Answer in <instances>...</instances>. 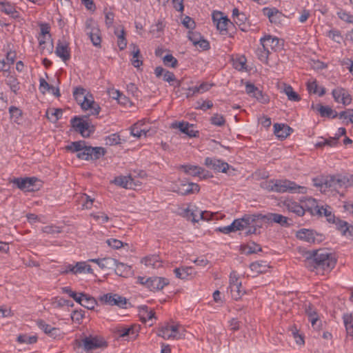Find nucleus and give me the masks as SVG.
<instances>
[{
	"instance_id": "43",
	"label": "nucleus",
	"mask_w": 353,
	"mask_h": 353,
	"mask_svg": "<svg viewBox=\"0 0 353 353\" xmlns=\"http://www.w3.org/2000/svg\"><path fill=\"white\" fill-rule=\"evenodd\" d=\"M284 92L288 96V98L290 101H299L301 100L300 96L293 90L292 87L290 85L285 87Z\"/></svg>"
},
{
	"instance_id": "39",
	"label": "nucleus",
	"mask_w": 353,
	"mask_h": 353,
	"mask_svg": "<svg viewBox=\"0 0 353 353\" xmlns=\"http://www.w3.org/2000/svg\"><path fill=\"white\" fill-rule=\"evenodd\" d=\"M343 320L347 333L353 336V316L351 314L345 313L343 315Z\"/></svg>"
},
{
	"instance_id": "35",
	"label": "nucleus",
	"mask_w": 353,
	"mask_h": 353,
	"mask_svg": "<svg viewBox=\"0 0 353 353\" xmlns=\"http://www.w3.org/2000/svg\"><path fill=\"white\" fill-rule=\"evenodd\" d=\"M316 108L322 117L334 119L338 117V113L329 106H324L321 104H318Z\"/></svg>"
},
{
	"instance_id": "49",
	"label": "nucleus",
	"mask_w": 353,
	"mask_h": 353,
	"mask_svg": "<svg viewBox=\"0 0 353 353\" xmlns=\"http://www.w3.org/2000/svg\"><path fill=\"white\" fill-rule=\"evenodd\" d=\"M139 123L134 124L130 128V133L133 137L140 138L142 135L146 136L147 131L145 129H139Z\"/></svg>"
},
{
	"instance_id": "59",
	"label": "nucleus",
	"mask_w": 353,
	"mask_h": 353,
	"mask_svg": "<svg viewBox=\"0 0 353 353\" xmlns=\"http://www.w3.org/2000/svg\"><path fill=\"white\" fill-rule=\"evenodd\" d=\"M338 16L341 20L347 23H353V15L350 13L342 10L338 12Z\"/></svg>"
},
{
	"instance_id": "62",
	"label": "nucleus",
	"mask_w": 353,
	"mask_h": 353,
	"mask_svg": "<svg viewBox=\"0 0 353 353\" xmlns=\"http://www.w3.org/2000/svg\"><path fill=\"white\" fill-rule=\"evenodd\" d=\"M107 244L114 249H119L123 247V242L116 239H110L106 241Z\"/></svg>"
},
{
	"instance_id": "47",
	"label": "nucleus",
	"mask_w": 353,
	"mask_h": 353,
	"mask_svg": "<svg viewBox=\"0 0 353 353\" xmlns=\"http://www.w3.org/2000/svg\"><path fill=\"white\" fill-rule=\"evenodd\" d=\"M270 53V52L263 46L256 51L258 59L264 63H268Z\"/></svg>"
},
{
	"instance_id": "52",
	"label": "nucleus",
	"mask_w": 353,
	"mask_h": 353,
	"mask_svg": "<svg viewBox=\"0 0 353 353\" xmlns=\"http://www.w3.org/2000/svg\"><path fill=\"white\" fill-rule=\"evenodd\" d=\"M252 97L256 98L259 102L266 103L268 102V97L263 93V92L258 88L252 94Z\"/></svg>"
},
{
	"instance_id": "1",
	"label": "nucleus",
	"mask_w": 353,
	"mask_h": 353,
	"mask_svg": "<svg viewBox=\"0 0 353 353\" xmlns=\"http://www.w3.org/2000/svg\"><path fill=\"white\" fill-rule=\"evenodd\" d=\"M303 256L305 257L304 265L310 271L319 269L330 271L336 263L335 255L326 249L307 251Z\"/></svg>"
},
{
	"instance_id": "23",
	"label": "nucleus",
	"mask_w": 353,
	"mask_h": 353,
	"mask_svg": "<svg viewBox=\"0 0 353 353\" xmlns=\"http://www.w3.org/2000/svg\"><path fill=\"white\" fill-rule=\"evenodd\" d=\"M303 208H305V212H309L312 216L321 214V206H319L317 201L313 198L310 197L306 199L304 202Z\"/></svg>"
},
{
	"instance_id": "5",
	"label": "nucleus",
	"mask_w": 353,
	"mask_h": 353,
	"mask_svg": "<svg viewBox=\"0 0 353 353\" xmlns=\"http://www.w3.org/2000/svg\"><path fill=\"white\" fill-rule=\"evenodd\" d=\"M316 186L330 188L334 190L353 186V175H336L327 177L322 184L314 183Z\"/></svg>"
},
{
	"instance_id": "55",
	"label": "nucleus",
	"mask_w": 353,
	"mask_h": 353,
	"mask_svg": "<svg viewBox=\"0 0 353 353\" xmlns=\"http://www.w3.org/2000/svg\"><path fill=\"white\" fill-rule=\"evenodd\" d=\"M120 137L117 134H112L105 138V143L109 145H115L120 143Z\"/></svg>"
},
{
	"instance_id": "4",
	"label": "nucleus",
	"mask_w": 353,
	"mask_h": 353,
	"mask_svg": "<svg viewBox=\"0 0 353 353\" xmlns=\"http://www.w3.org/2000/svg\"><path fill=\"white\" fill-rule=\"evenodd\" d=\"M265 188L269 191L280 193L286 192L292 193L303 192L301 190L305 189L304 187L289 180H270L266 182Z\"/></svg>"
},
{
	"instance_id": "58",
	"label": "nucleus",
	"mask_w": 353,
	"mask_h": 353,
	"mask_svg": "<svg viewBox=\"0 0 353 353\" xmlns=\"http://www.w3.org/2000/svg\"><path fill=\"white\" fill-rule=\"evenodd\" d=\"M37 338L34 336H28L25 335H20L17 338V341L19 343H25L27 344H32L37 341Z\"/></svg>"
},
{
	"instance_id": "19",
	"label": "nucleus",
	"mask_w": 353,
	"mask_h": 353,
	"mask_svg": "<svg viewBox=\"0 0 353 353\" xmlns=\"http://www.w3.org/2000/svg\"><path fill=\"white\" fill-rule=\"evenodd\" d=\"M283 207L289 212H293L299 216H303L305 214V208L299 203L291 199H286L283 201Z\"/></svg>"
},
{
	"instance_id": "20",
	"label": "nucleus",
	"mask_w": 353,
	"mask_h": 353,
	"mask_svg": "<svg viewBox=\"0 0 353 353\" xmlns=\"http://www.w3.org/2000/svg\"><path fill=\"white\" fill-rule=\"evenodd\" d=\"M319 234L313 230L307 229H301L296 232V237L302 241L309 243H314L316 241H319L316 238Z\"/></svg>"
},
{
	"instance_id": "38",
	"label": "nucleus",
	"mask_w": 353,
	"mask_h": 353,
	"mask_svg": "<svg viewBox=\"0 0 353 353\" xmlns=\"http://www.w3.org/2000/svg\"><path fill=\"white\" fill-rule=\"evenodd\" d=\"M1 10L13 18L19 17V12L15 10L14 6L9 3H1Z\"/></svg>"
},
{
	"instance_id": "36",
	"label": "nucleus",
	"mask_w": 353,
	"mask_h": 353,
	"mask_svg": "<svg viewBox=\"0 0 353 353\" xmlns=\"http://www.w3.org/2000/svg\"><path fill=\"white\" fill-rule=\"evenodd\" d=\"M141 263H143L146 266L152 267L154 268H159L161 264V261L159 260L158 255L145 256L141 260Z\"/></svg>"
},
{
	"instance_id": "54",
	"label": "nucleus",
	"mask_w": 353,
	"mask_h": 353,
	"mask_svg": "<svg viewBox=\"0 0 353 353\" xmlns=\"http://www.w3.org/2000/svg\"><path fill=\"white\" fill-rule=\"evenodd\" d=\"M188 39L191 41L194 46H197V43L199 40H200L203 37L199 32L190 30L188 32Z\"/></svg>"
},
{
	"instance_id": "22",
	"label": "nucleus",
	"mask_w": 353,
	"mask_h": 353,
	"mask_svg": "<svg viewBox=\"0 0 353 353\" xmlns=\"http://www.w3.org/2000/svg\"><path fill=\"white\" fill-rule=\"evenodd\" d=\"M81 107L83 110H90L92 115H98L99 114L101 108L98 103H97L90 95V99L86 97L81 103Z\"/></svg>"
},
{
	"instance_id": "42",
	"label": "nucleus",
	"mask_w": 353,
	"mask_h": 353,
	"mask_svg": "<svg viewBox=\"0 0 353 353\" xmlns=\"http://www.w3.org/2000/svg\"><path fill=\"white\" fill-rule=\"evenodd\" d=\"M81 305L88 310H93L97 305V301L94 297L85 294Z\"/></svg>"
},
{
	"instance_id": "40",
	"label": "nucleus",
	"mask_w": 353,
	"mask_h": 353,
	"mask_svg": "<svg viewBox=\"0 0 353 353\" xmlns=\"http://www.w3.org/2000/svg\"><path fill=\"white\" fill-rule=\"evenodd\" d=\"M62 113L61 109H48L46 111V117L52 122L56 123L61 118Z\"/></svg>"
},
{
	"instance_id": "57",
	"label": "nucleus",
	"mask_w": 353,
	"mask_h": 353,
	"mask_svg": "<svg viewBox=\"0 0 353 353\" xmlns=\"http://www.w3.org/2000/svg\"><path fill=\"white\" fill-rule=\"evenodd\" d=\"M250 269L256 273L261 274L266 271V265L259 262H254L250 264Z\"/></svg>"
},
{
	"instance_id": "2",
	"label": "nucleus",
	"mask_w": 353,
	"mask_h": 353,
	"mask_svg": "<svg viewBox=\"0 0 353 353\" xmlns=\"http://www.w3.org/2000/svg\"><path fill=\"white\" fill-rule=\"evenodd\" d=\"M65 150L71 152H77V157L85 161H94L105 155L106 151L103 147L88 145L85 141L71 142L65 146Z\"/></svg>"
},
{
	"instance_id": "61",
	"label": "nucleus",
	"mask_w": 353,
	"mask_h": 353,
	"mask_svg": "<svg viewBox=\"0 0 353 353\" xmlns=\"http://www.w3.org/2000/svg\"><path fill=\"white\" fill-rule=\"evenodd\" d=\"M84 317V311L80 310H74L72 312L71 314V318L73 321H76L78 323H80V321L83 319Z\"/></svg>"
},
{
	"instance_id": "24",
	"label": "nucleus",
	"mask_w": 353,
	"mask_h": 353,
	"mask_svg": "<svg viewBox=\"0 0 353 353\" xmlns=\"http://www.w3.org/2000/svg\"><path fill=\"white\" fill-rule=\"evenodd\" d=\"M114 183L116 185L126 189H134L138 185L137 183H135L134 179L130 175L116 177Z\"/></svg>"
},
{
	"instance_id": "37",
	"label": "nucleus",
	"mask_w": 353,
	"mask_h": 353,
	"mask_svg": "<svg viewBox=\"0 0 353 353\" xmlns=\"http://www.w3.org/2000/svg\"><path fill=\"white\" fill-rule=\"evenodd\" d=\"M318 216H325L330 223H334L336 216L332 213V208L329 205L321 206V214H317Z\"/></svg>"
},
{
	"instance_id": "14",
	"label": "nucleus",
	"mask_w": 353,
	"mask_h": 353,
	"mask_svg": "<svg viewBox=\"0 0 353 353\" xmlns=\"http://www.w3.org/2000/svg\"><path fill=\"white\" fill-rule=\"evenodd\" d=\"M179 327L178 325L166 324L159 330L157 334L166 340L179 339L181 336H178Z\"/></svg>"
},
{
	"instance_id": "16",
	"label": "nucleus",
	"mask_w": 353,
	"mask_h": 353,
	"mask_svg": "<svg viewBox=\"0 0 353 353\" xmlns=\"http://www.w3.org/2000/svg\"><path fill=\"white\" fill-rule=\"evenodd\" d=\"M37 179L34 177L32 178H14L12 183L20 190L26 191H33V185Z\"/></svg>"
},
{
	"instance_id": "48",
	"label": "nucleus",
	"mask_w": 353,
	"mask_h": 353,
	"mask_svg": "<svg viewBox=\"0 0 353 353\" xmlns=\"http://www.w3.org/2000/svg\"><path fill=\"white\" fill-rule=\"evenodd\" d=\"M241 288V283L234 285L230 287L232 297L234 299L237 300L240 299L241 296L243 294Z\"/></svg>"
},
{
	"instance_id": "51",
	"label": "nucleus",
	"mask_w": 353,
	"mask_h": 353,
	"mask_svg": "<svg viewBox=\"0 0 353 353\" xmlns=\"http://www.w3.org/2000/svg\"><path fill=\"white\" fill-rule=\"evenodd\" d=\"M163 60L164 64L167 66H169L171 68H176L177 66L178 61L172 54L165 55L163 57Z\"/></svg>"
},
{
	"instance_id": "10",
	"label": "nucleus",
	"mask_w": 353,
	"mask_h": 353,
	"mask_svg": "<svg viewBox=\"0 0 353 353\" xmlns=\"http://www.w3.org/2000/svg\"><path fill=\"white\" fill-rule=\"evenodd\" d=\"M99 301L110 305H117L121 308H126L127 299L117 294L108 293L99 297Z\"/></svg>"
},
{
	"instance_id": "3",
	"label": "nucleus",
	"mask_w": 353,
	"mask_h": 353,
	"mask_svg": "<svg viewBox=\"0 0 353 353\" xmlns=\"http://www.w3.org/2000/svg\"><path fill=\"white\" fill-rule=\"evenodd\" d=\"M232 224L234 232L248 228L247 235L256 234L257 229L261 228L259 214H245L242 218L235 219Z\"/></svg>"
},
{
	"instance_id": "32",
	"label": "nucleus",
	"mask_w": 353,
	"mask_h": 353,
	"mask_svg": "<svg viewBox=\"0 0 353 353\" xmlns=\"http://www.w3.org/2000/svg\"><path fill=\"white\" fill-rule=\"evenodd\" d=\"M70 272L72 274H81V273H92V269L90 265H88L86 262H77L74 267H70Z\"/></svg>"
},
{
	"instance_id": "7",
	"label": "nucleus",
	"mask_w": 353,
	"mask_h": 353,
	"mask_svg": "<svg viewBox=\"0 0 353 353\" xmlns=\"http://www.w3.org/2000/svg\"><path fill=\"white\" fill-rule=\"evenodd\" d=\"M74 349L78 347H83L85 351L89 352L93 350L107 347L105 341L99 339L97 337H85L82 340L76 339L74 341Z\"/></svg>"
},
{
	"instance_id": "18",
	"label": "nucleus",
	"mask_w": 353,
	"mask_h": 353,
	"mask_svg": "<svg viewBox=\"0 0 353 353\" xmlns=\"http://www.w3.org/2000/svg\"><path fill=\"white\" fill-rule=\"evenodd\" d=\"M171 126L172 128L179 129L181 132L187 134L190 137H196L199 134L198 131L190 129L193 128V124H190L188 122H174L172 123Z\"/></svg>"
},
{
	"instance_id": "64",
	"label": "nucleus",
	"mask_w": 353,
	"mask_h": 353,
	"mask_svg": "<svg viewBox=\"0 0 353 353\" xmlns=\"http://www.w3.org/2000/svg\"><path fill=\"white\" fill-rule=\"evenodd\" d=\"M91 216L97 221L105 223L110 220L109 216L104 212H101L99 214H92Z\"/></svg>"
},
{
	"instance_id": "31",
	"label": "nucleus",
	"mask_w": 353,
	"mask_h": 353,
	"mask_svg": "<svg viewBox=\"0 0 353 353\" xmlns=\"http://www.w3.org/2000/svg\"><path fill=\"white\" fill-rule=\"evenodd\" d=\"M139 308V316L142 322L146 323L155 318V312L152 310H149L147 305H141Z\"/></svg>"
},
{
	"instance_id": "46",
	"label": "nucleus",
	"mask_w": 353,
	"mask_h": 353,
	"mask_svg": "<svg viewBox=\"0 0 353 353\" xmlns=\"http://www.w3.org/2000/svg\"><path fill=\"white\" fill-rule=\"evenodd\" d=\"M85 90L81 87L75 88L73 92V96L75 100L81 103L83 100H85V97H88L85 95Z\"/></svg>"
},
{
	"instance_id": "9",
	"label": "nucleus",
	"mask_w": 353,
	"mask_h": 353,
	"mask_svg": "<svg viewBox=\"0 0 353 353\" xmlns=\"http://www.w3.org/2000/svg\"><path fill=\"white\" fill-rule=\"evenodd\" d=\"M260 43L264 48L268 50L270 52L279 51L282 49L283 46V40L270 34L261 38Z\"/></svg>"
},
{
	"instance_id": "63",
	"label": "nucleus",
	"mask_w": 353,
	"mask_h": 353,
	"mask_svg": "<svg viewBox=\"0 0 353 353\" xmlns=\"http://www.w3.org/2000/svg\"><path fill=\"white\" fill-rule=\"evenodd\" d=\"M183 25L188 29L192 30L195 27L194 21L190 17L185 16L182 21Z\"/></svg>"
},
{
	"instance_id": "45",
	"label": "nucleus",
	"mask_w": 353,
	"mask_h": 353,
	"mask_svg": "<svg viewBox=\"0 0 353 353\" xmlns=\"http://www.w3.org/2000/svg\"><path fill=\"white\" fill-rule=\"evenodd\" d=\"M9 112L10 114V118L14 121V122L19 123V121L21 119L22 111L19 110L18 108L14 106H11L9 108Z\"/></svg>"
},
{
	"instance_id": "28",
	"label": "nucleus",
	"mask_w": 353,
	"mask_h": 353,
	"mask_svg": "<svg viewBox=\"0 0 353 353\" xmlns=\"http://www.w3.org/2000/svg\"><path fill=\"white\" fill-rule=\"evenodd\" d=\"M336 229L341 232L343 235H347V234L353 236V225H350L347 222L342 221L339 218L335 219Z\"/></svg>"
},
{
	"instance_id": "25",
	"label": "nucleus",
	"mask_w": 353,
	"mask_h": 353,
	"mask_svg": "<svg viewBox=\"0 0 353 353\" xmlns=\"http://www.w3.org/2000/svg\"><path fill=\"white\" fill-rule=\"evenodd\" d=\"M293 130L286 124L275 123L274 125V134L281 139L287 138Z\"/></svg>"
},
{
	"instance_id": "44",
	"label": "nucleus",
	"mask_w": 353,
	"mask_h": 353,
	"mask_svg": "<svg viewBox=\"0 0 353 353\" xmlns=\"http://www.w3.org/2000/svg\"><path fill=\"white\" fill-rule=\"evenodd\" d=\"M115 34L117 35V44L121 50H124L127 46V40L125 37V31L123 29L121 30L119 32L115 31Z\"/></svg>"
},
{
	"instance_id": "15",
	"label": "nucleus",
	"mask_w": 353,
	"mask_h": 353,
	"mask_svg": "<svg viewBox=\"0 0 353 353\" xmlns=\"http://www.w3.org/2000/svg\"><path fill=\"white\" fill-rule=\"evenodd\" d=\"M212 20L216 26V28L221 32H227L228 27L232 24V22L227 17L223 16V12L219 11H214L212 13Z\"/></svg>"
},
{
	"instance_id": "11",
	"label": "nucleus",
	"mask_w": 353,
	"mask_h": 353,
	"mask_svg": "<svg viewBox=\"0 0 353 353\" xmlns=\"http://www.w3.org/2000/svg\"><path fill=\"white\" fill-rule=\"evenodd\" d=\"M259 222L261 225L264 223H270L274 222L276 223H279L282 226H288L290 224L288 222V217L284 216L279 214L276 213H269L268 214L263 215L262 214H259Z\"/></svg>"
},
{
	"instance_id": "13",
	"label": "nucleus",
	"mask_w": 353,
	"mask_h": 353,
	"mask_svg": "<svg viewBox=\"0 0 353 353\" xmlns=\"http://www.w3.org/2000/svg\"><path fill=\"white\" fill-rule=\"evenodd\" d=\"M205 165L214 170L215 172L226 173L227 170L230 168V165L220 159L215 158L207 157L205 159Z\"/></svg>"
},
{
	"instance_id": "60",
	"label": "nucleus",
	"mask_w": 353,
	"mask_h": 353,
	"mask_svg": "<svg viewBox=\"0 0 353 353\" xmlns=\"http://www.w3.org/2000/svg\"><path fill=\"white\" fill-rule=\"evenodd\" d=\"M340 99L339 103H342L343 105H349L352 102L351 95L345 88H343Z\"/></svg>"
},
{
	"instance_id": "21",
	"label": "nucleus",
	"mask_w": 353,
	"mask_h": 353,
	"mask_svg": "<svg viewBox=\"0 0 353 353\" xmlns=\"http://www.w3.org/2000/svg\"><path fill=\"white\" fill-rule=\"evenodd\" d=\"M199 185L194 183H182L178 189L174 190L181 195H188L199 192Z\"/></svg>"
},
{
	"instance_id": "56",
	"label": "nucleus",
	"mask_w": 353,
	"mask_h": 353,
	"mask_svg": "<svg viewBox=\"0 0 353 353\" xmlns=\"http://www.w3.org/2000/svg\"><path fill=\"white\" fill-rule=\"evenodd\" d=\"M42 232L49 234H58L61 232V229L56 225H50L42 228Z\"/></svg>"
},
{
	"instance_id": "29",
	"label": "nucleus",
	"mask_w": 353,
	"mask_h": 353,
	"mask_svg": "<svg viewBox=\"0 0 353 353\" xmlns=\"http://www.w3.org/2000/svg\"><path fill=\"white\" fill-rule=\"evenodd\" d=\"M180 168L187 174L192 176H201L204 172V169L198 165H182Z\"/></svg>"
},
{
	"instance_id": "26",
	"label": "nucleus",
	"mask_w": 353,
	"mask_h": 353,
	"mask_svg": "<svg viewBox=\"0 0 353 353\" xmlns=\"http://www.w3.org/2000/svg\"><path fill=\"white\" fill-rule=\"evenodd\" d=\"M264 15L267 16L271 23H279L282 17V13L276 8H265L263 9Z\"/></svg>"
},
{
	"instance_id": "41",
	"label": "nucleus",
	"mask_w": 353,
	"mask_h": 353,
	"mask_svg": "<svg viewBox=\"0 0 353 353\" xmlns=\"http://www.w3.org/2000/svg\"><path fill=\"white\" fill-rule=\"evenodd\" d=\"M112 261L114 262V264L116 265L115 268V272L119 276H124V274L128 273L130 270V267L123 263H119L115 259H112Z\"/></svg>"
},
{
	"instance_id": "33",
	"label": "nucleus",
	"mask_w": 353,
	"mask_h": 353,
	"mask_svg": "<svg viewBox=\"0 0 353 353\" xmlns=\"http://www.w3.org/2000/svg\"><path fill=\"white\" fill-rule=\"evenodd\" d=\"M175 276L181 279H187L188 276L194 274V271L192 267H181L174 270Z\"/></svg>"
},
{
	"instance_id": "30",
	"label": "nucleus",
	"mask_w": 353,
	"mask_h": 353,
	"mask_svg": "<svg viewBox=\"0 0 353 353\" xmlns=\"http://www.w3.org/2000/svg\"><path fill=\"white\" fill-rule=\"evenodd\" d=\"M198 212H199V210H198L196 207L194 206V208H187L183 209L180 214L193 223H197L199 221V219L196 218L199 215Z\"/></svg>"
},
{
	"instance_id": "6",
	"label": "nucleus",
	"mask_w": 353,
	"mask_h": 353,
	"mask_svg": "<svg viewBox=\"0 0 353 353\" xmlns=\"http://www.w3.org/2000/svg\"><path fill=\"white\" fill-rule=\"evenodd\" d=\"M138 282L148 288L150 291H159L162 290L165 285L169 284L168 279L163 277L152 276L145 278L144 276H138Z\"/></svg>"
},
{
	"instance_id": "17",
	"label": "nucleus",
	"mask_w": 353,
	"mask_h": 353,
	"mask_svg": "<svg viewBox=\"0 0 353 353\" xmlns=\"http://www.w3.org/2000/svg\"><path fill=\"white\" fill-rule=\"evenodd\" d=\"M55 54L63 61L66 62L70 59V50L66 41L59 40L55 50Z\"/></svg>"
},
{
	"instance_id": "27",
	"label": "nucleus",
	"mask_w": 353,
	"mask_h": 353,
	"mask_svg": "<svg viewBox=\"0 0 353 353\" xmlns=\"http://www.w3.org/2000/svg\"><path fill=\"white\" fill-rule=\"evenodd\" d=\"M15 59V52H8L6 54V59H0V71L8 72L10 70V66L14 64Z\"/></svg>"
},
{
	"instance_id": "34",
	"label": "nucleus",
	"mask_w": 353,
	"mask_h": 353,
	"mask_svg": "<svg viewBox=\"0 0 353 353\" xmlns=\"http://www.w3.org/2000/svg\"><path fill=\"white\" fill-rule=\"evenodd\" d=\"M130 48H132V58L131 59L132 64L135 68H139L143 64V61L140 59L141 58L140 50L139 47L134 43L130 44Z\"/></svg>"
},
{
	"instance_id": "12",
	"label": "nucleus",
	"mask_w": 353,
	"mask_h": 353,
	"mask_svg": "<svg viewBox=\"0 0 353 353\" xmlns=\"http://www.w3.org/2000/svg\"><path fill=\"white\" fill-rule=\"evenodd\" d=\"M71 125L72 128L79 132L83 137H88L90 135V123L78 117H74L71 120Z\"/></svg>"
},
{
	"instance_id": "50",
	"label": "nucleus",
	"mask_w": 353,
	"mask_h": 353,
	"mask_svg": "<svg viewBox=\"0 0 353 353\" xmlns=\"http://www.w3.org/2000/svg\"><path fill=\"white\" fill-rule=\"evenodd\" d=\"M210 122L216 126H223L225 123L224 117L220 114H214L210 119Z\"/></svg>"
},
{
	"instance_id": "53",
	"label": "nucleus",
	"mask_w": 353,
	"mask_h": 353,
	"mask_svg": "<svg viewBox=\"0 0 353 353\" xmlns=\"http://www.w3.org/2000/svg\"><path fill=\"white\" fill-rule=\"evenodd\" d=\"M6 83L10 86L11 90L14 93H17V90H19V82L17 79L12 76L8 77V79L6 81Z\"/></svg>"
},
{
	"instance_id": "8",
	"label": "nucleus",
	"mask_w": 353,
	"mask_h": 353,
	"mask_svg": "<svg viewBox=\"0 0 353 353\" xmlns=\"http://www.w3.org/2000/svg\"><path fill=\"white\" fill-rule=\"evenodd\" d=\"M85 32L92 44L96 47H100L101 43V31L97 22L90 18L85 21Z\"/></svg>"
}]
</instances>
